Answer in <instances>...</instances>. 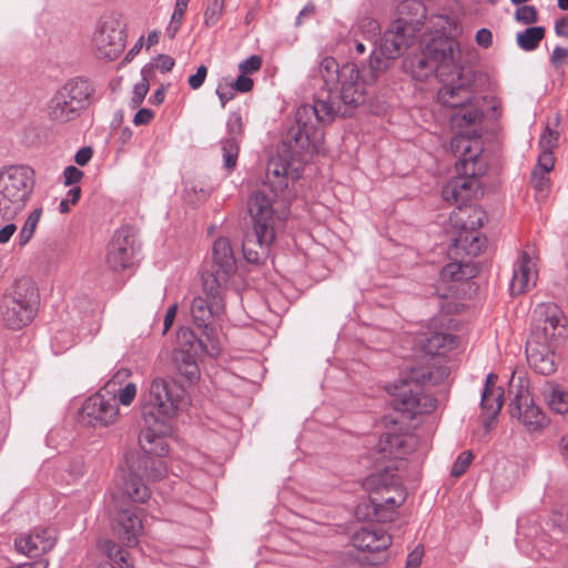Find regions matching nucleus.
<instances>
[{"mask_svg":"<svg viewBox=\"0 0 568 568\" xmlns=\"http://www.w3.org/2000/svg\"><path fill=\"white\" fill-rule=\"evenodd\" d=\"M459 43L453 38L437 37L423 51L404 60V71L416 81H425L434 73L442 83L437 100L442 105H458L470 99L469 70L459 64Z\"/></svg>","mask_w":568,"mask_h":568,"instance_id":"1","label":"nucleus"},{"mask_svg":"<svg viewBox=\"0 0 568 568\" xmlns=\"http://www.w3.org/2000/svg\"><path fill=\"white\" fill-rule=\"evenodd\" d=\"M141 403L144 427L139 436L140 446L149 455L163 456L169 450L165 440L171 433L169 420L178 415L184 398L172 381L158 376L143 392Z\"/></svg>","mask_w":568,"mask_h":568,"instance_id":"2","label":"nucleus"},{"mask_svg":"<svg viewBox=\"0 0 568 568\" xmlns=\"http://www.w3.org/2000/svg\"><path fill=\"white\" fill-rule=\"evenodd\" d=\"M447 376V368L435 359L413 367L406 376L389 388L394 408L410 418L433 413L436 409L437 400L427 394L424 387L437 385Z\"/></svg>","mask_w":568,"mask_h":568,"instance_id":"3","label":"nucleus"},{"mask_svg":"<svg viewBox=\"0 0 568 568\" xmlns=\"http://www.w3.org/2000/svg\"><path fill=\"white\" fill-rule=\"evenodd\" d=\"M248 211L253 219V232L243 241L242 248L248 263L258 264L268 256L275 236V216L272 199L262 191L252 194Z\"/></svg>","mask_w":568,"mask_h":568,"instance_id":"4","label":"nucleus"},{"mask_svg":"<svg viewBox=\"0 0 568 568\" xmlns=\"http://www.w3.org/2000/svg\"><path fill=\"white\" fill-rule=\"evenodd\" d=\"M335 109L331 101L315 100L314 104H303L295 112V124L287 133L290 146L295 152L317 151L323 138L318 123L333 121Z\"/></svg>","mask_w":568,"mask_h":568,"instance_id":"5","label":"nucleus"},{"mask_svg":"<svg viewBox=\"0 0 568 568\" xmlns=\"http://www.w3.org/2000/svg\"><path fill=\"white\" fill-rule=\"evenodd\" d=\"M318 73L328 98L335 91L346 105L357 106L364 103L369 80L361 75L357 64L347 62L339 67L334 58L325 57L320 63Z\"/></svg>","mask_w":568,"mask_h":568,"instance_id":"6","label":"nucleus"},{"mask_svg":"<svg viewBox=\"0 0 568 568\" xmlns=\"http://www.w3.org/2000/svg\"><path fill=\"white\" fill-rule=\"evenodd\" d=\"M39 304L40 294L36 282L30 277L18 278L3 294L1 321L9 328L20 329L33 321Z\"/></svg>","mask_w":568,"mask_h":568,"instance_id":"7","label":"nucleus"},{"mask_svg":"<svg viewBox=\"0 0 568 568\" xmlns=\"http://www.w3.org/2000/svg\"><path fill=\"white\" fill-rule=\"evenodd\" d=\"M365 489L369 493V503L373 514L366 517L377 521L393 520L390 510L399 507L406 499V491L400 479L395 474H389L388 467L383 474H372L364 481Z\"/></svg>","mask_w":568,"mask_h":568,"instance_id":"8","label":"nucleus"},{"mask_svg":"<svg viewBox=\"0 0 568 568\" xmlns=\"http://www.w3.org/2000/svg\"><path fill=\"white\" fill-rule=\"evenodd\" d=\"M450 150L460 155L456 163L458 176L452 180L468 201L478 190V176L486 171V162L481 158L483 146L478 142L471 143L463 136H453Z\"/></svg>","mask_w":568,"mask_h":568,"instance_id":"9","label":"nucleus"},{"mask_svg":"<svg viewBox=\"0 0 568 568\" xmlns=\"http://www.w3.org/2000/svg\"><path fill=\"white\" fill-rule=\"evenodd\" d=\"M92 84L83 78L69 80L51 98L48 116L57 123H67L78 116L89 105L93 95Z\"/></svg>","mask_w":568,"mask_h":568,"instance_id":"10","label":"nucleus"},{"mask_svg":"<svg viewBox=\"0 0 568 568\" xmlns=\"http://www.w3.org/2000/svg\"><path fill=\"white\" fill-rule=\"evenodd\" d=\"M36 183V173L28 165H10L0 170V201L9 216L27 205Z\"/></svg>","mask_w":568,"mask_h":568,"instance_id":"11","label":"nucleus"},{"mask_svg":"<svg viewBox=\"0 0 568 568\" xmlns=\"http://www.w3.org/2000/svg\"><path fill=\"white\" fill-rule=\"evenodd\" d=\"M486 221V214L480 209L457 207L449 215V224L456 229L457 234L452 235L453 246L449 248V256L456 255L458 250L465 251L468 256H477L485 247V237L477 229Z\"/></svg>","mask_w":568,"mask_h":568,"instance_id":"12","label":"nucleus"},{"mask_svg":"<svg viewBox=\"0 0 568 568\" xmlns=\"http://www.w3.org/2000/svg\"><path fill=\"white\" fill-rule=\"evenodd\" d=\"M473 73L469 71V84L468 90L470 92V99L458 105H446L452 109H459V111L453 116L454 125L457 128V134L455 136H463L467 141L475 143L478 142L481 146L480 141L481 134V98L476 95L473 90Z\"/></svg>","mask_w":568,"mask_h":568,"instance_id":"13","label":"nucleus"},{"mask_svg":"<svg viewBox=\"0 0 568 568\" xmlns=\"http://www.w3.org/2000/svg\"><path fill=\"white\" fill-rule=\"evenodd\" d=\"M119 405L115 396L100 389L83 402L80 412L81 420L94 428L114 425L120 419Z\"/></svg>","mask_w":568,"mask_h":568,"instance_id":"14","label":"nucleus"},{"mask_svg":"<svg viewBox=\"0 0 568 568\" xmlns=\"http://www.w3.org/2000/svg\"><path fill=\"white\" fill-rule=\"evenodd\" d=\"M92 47L97 57L108 60L116 59L125 47L122 21L113 16L103 17L93 33Z\"/></svg>","mask_w":568,"mask_h":568,"instance_id":"15","label":"nucleus"},{"mask_svg":"<svg viewBox=\"0 0 568 568\" xmlns=\"http://www.w3.org/2000/svg\"><path fill=\"white\" fill-rule=\"evenodd\" d=\"M216 280L203 277V291L207 297L196 296L191 303V315L199 327L209 328L211 320L224 312V292Z\"/></svg>","mask_w":568,"mask_h":568,"instance_id":"16","label":"nucleus"},{"mask_svg":"<svg viewBox=\"0 0 568 568\" xmlns=\"http://www.w3.org/2000/svg\"><path fill=\"white\" fill-rule=\"evenodd\" d=\"M538 280V256L534 247L524 248L514 263L509 284L511 295H520L536 286Z\"/></svg>","mask_w":568,"mask_h":568,"instance_id":"17","label":"nucleus"},{"mask_svg":"<svg viewBox=\"0 0 568 568\" xmlns=\"http://www.w3.org/2000/svg\"><path fill=\"white\" fill-rule=\"evenodd\" d=\"M418 439L414 434L387 433L381 436L376 448V460H402L412 454Z\"/></svg>","mask_w":568,"mask_h":568,"instance_id":"18","label":"nucleus"},{"mask_svg":"<svg viewBox=\"0 0 568 568\" xmlns=\"http://www.w3.org/2000/svg\"><path fill=\"white\" fill-rule=\"evenodd\" d=\"M511 417L517 418L528 430H537L546 425V416L535 405L527 388L521 387L509 405Z\"/></svg>","mask_w":568,"mask_h":568,"instance_id":"19","label":"nucleus"},{"mask_svg":"<svg viewBox=\"0 0 568 568\" xmlns=\"http://www.w3.org/2000/svg\"><path fill=\"white\" fill-rule=\"evenodd\" d=\"M212 272L204 277L216 280L220 286L226 288L230 277L236 271L235 257L231 243L225 237H219L212 248Z\"/></svg>","mask_w":568,"mask_h":568,"instance_id":"20","label":"nucleus"},{"mask_svg":"<svg viewBox=\"0 0 568 568\" xmlns=\"http://www.w3.org/2000/svg\"><path fill=\"white\" fill-rule=\"evenodd\" d=\"M134 239L126 230H118L109 243L106 263L113 271H122L131 266L134 257Z\"/></svg>","mask_w":568,"mask_h":568,"instance_id":"21","label":"nucleus"},{"mask_svg":"<svg viewBox=\"0 0 568 568\" xmlns=\"http://www.w3.org/2000/svg\"><path fill=\"white\" fill-rule=\"evenodd\" d=\"M114 538H101L98 542L101 551L120 568H133L129 548L138 545L136 535H113Z\"/></svg>","mask_w":568,"mask_h":568,"instance_id":"22","label":"nucleus"},{"mask_svg":"<svg viewBox=\"0 0 568 568\" xmlns=\"http://www.w3.org/2000/svg\"><path fill=\"white\" fill-rule=\"evenodd\" d=\"M414 29L407 22L397 20L384 33L381 43V52L387 59L397 58L402 51L413 44Z\"/></svg>","mask_w":568,"mask_h":568,"instance_id":"23","label":"nucleus"},{"mask_svg":"<svg viewBox=\"0 0 568 568\" xmlns=\"http://www.w3.org/2000/svg\"><path fill=\"white\" fill-rule=\"evenodd\" d=\"M227 136L221 141L224 168L232 171L237 163L243 120L240 113H230L226 122Z\"/></svg>","mask_w":568,"mask_h":568,"instance_id":"24","label":"nucleus"},{"mask_svg":"<svg viewBox=\"0 0 568 568\" xmlns=\"http://www.w3.org/2000/svg\"><path fill=\"white\" fill-rule=\"evenodd\" d=\"M131 375L130 368L120 367L101 389L115 396L120 405L129 407L138 394L136 384L129 381Z\"/></svg>","mask_w":568,"mask_h":568,"instance_id":"25","label":"nucleus"},{"mask_svg":"<svg viewBox=\"0 0 568 568\" xmlns=\"http://www.w3.org/2000/svg\"><path fill=\"white\" fill-rule=\"evenodd\" d=\"M141 470L133 456L126 459V469L123 474V489L132 501L144 504L150 499L151 490L143 481V473Z\"/></svg>","mask_w":568,"mask_h":568,"instance_id":"26","label":"nucleus"},{"mask_svg":"<svg viewBox=\"0 0 568 568\" xmlns=\"http://www.w3.org/2000/svg\"><path fill=\"white\" fill-rule=\"evenodd\" d=\"M498 376L489 373L486 377L485 386L481 393V409L486 415L485 426L490 427L496 416L499 414L504 405V389L497 386Z\"/></svg>","mask_w":568,"mask_h":568,"instance_id":"27","label":"nucleus"},{"mask_svg":"<svg viewBox=\"0 0 568 568\" xmlns=\"http://www.w3.org/2000/svg\"><path fill=\"white\" fill-rule=\"evenodd\" d=\"M552 346L528 339L526 345L527 361L531 368L541 375H550L556 371Z\"/></svg>","mask_w":568,"mask_h":568,"instance_id":"28","label":"nucleus"},{"mask_svg":"<svg viewBox=\"0 0 568 568\" xmlns=\"http://www.w3.org/2000/svg\"><path fill=\"white\" fill-rule=\"evenodd\" d=\"M353 546L366 552L365 559L376 564L386 558L385 551L392 544V535H353Z\"/></svg>","mask_w":568,"mask_h":568,"instance_id":"29","label":"nucleus"},{"mask_svg":"<svg viewBox=\"0 0 568 568\" xmlns=\"http://www.w3.org/2000/svg\"><path fill=\"white\" fill-rule=\"evenodd\" d=\"M436 321H433L432 327L420 338L423 349L432 356H442L454 349L458 342L455 336L449 333L436 331Z\"/></svg>","mask_w":568,"mask_h":568,"instance_id":"30","label":"nucleus"},{"mask_svg":"<svg viewBox=\"0 0 568 568\" xmlns=\"http://www.w3.org/2000/svg\"><path fill=\"white\" fill-rule=\"evenodd\" d=\"M55 544V539L52 535H18L14 539L16 549L28 557L37 558L49 550Z\"/></svg>","mask_w":568,"mask_h":568,"instance_id":"31","label":"nucleus"},{"mask_svg":"<svg viewBox=\"0 0 568 568\" xmlns=\"http://www.w3.org/2000/svg\"><path fill=\"white\" fill-rule=\"evenodd\" d=\"M562 331L560 318L554 313L535 325L528 339H536L539 344H548L554 347L556 337L561 335Z\"/></svg>","mask_w":568,"mask_h":568,"instance_id":"32","label":"nucleus"},{"mask_svg":"<svg viewBox=\"0 0 568 568\" xmlns=\"http://www.w3.org/2000/svg\"><path fill=\"white\" fill-rule=\"evenodd\" d=\"M115 521L122 532H141L150 528L148 517L140 509H122L116 514Z\"/></svg>","mask_w":568,"mask_h":568,"instance_id":"33","label":"nucleus"},{"mask_svg":"<svg viewBox=\"0 0 568 568\" xmlns=\"http://www.w3.org/2000/svg\"><path fill=\"white\" fill-rule=\"evenodd\" d=\"M290 172V163L282 156L272 158L266 168V179L272 185L273 192L287 186L286 179Z\"/></svg>","mask_w":568,"mask_h":568,"instance_id":"34","label":"nucleus"},{"mask_svg":"<svg viewBox=\"0 0 568 568\" xmlns=\"http://www.w3.org/2000/svg\"><path fill=\"white\" fill-rule=\"evenodd\" d=\"M196 355L190 352L173 353V361L178 372L191 383L200 377V368L195 359Z\"/></svg>","mask_w":568,"mask_h":568,"instance_id":"35","label":"nucleus"},{"mask_svg":"<svg viewBox=\"0 0 568 568\" xmlns=\"http://www.w3.org/2000/svg\"><path fill=\"white\" fill-rule=\"evenodd\" d=\"M475 274V268L463 261L450 262L442 268L440 278L444 282H459L470 278Z\"/></svg>","mask_w":568,"mask_h":568,"instance_id":"36","label":"nucleus"},{"mask_svg":"<svg viewBox=\"0 0 568 568\" xmlns=\"http://www.w3.org/2000/svg\"><path fill=\"white\" fill-rule=\"evenodd\" d=\"M135 462L143 475L152 481L160 480L168 474L166 465L162 459L142 456L138 457Z\"/></svg>","mask_w":568,"mask_h":568,"instance_id":"37","label":"nucleus"},{"mask_svg":"<svg viewBox=\"0 0 568 568\" xmlns=\"http://www.w3.org/2000/svg\"><path fill=\"white\" fill-rule=\"evenodd\" d=\"M544 27H529L516 36L517 45L524 51H532L538 48L540 41L545 38Z\"/></svg>","mask_w":568,"mask_h":568,"instance_id":"38","label":"nucleus"},{"mask_svg":"<svg viewBox=\"0 0 568 568\" xmlns=\"http://www.w3.org/2000/svg\"><path fill=\"white\" fill-rule=\"evenodd\" d=\"M42 216V209L37 207L30 212L27 220L24 221L23 226L21 227L18 234V242L21 247L26 246L30 240L33 237V234L38 227L40 219Z\"/></svg>","mask_w":568,"mask_h":568,"instance_id":"39","label":"nucleus"},{"mask_svg":"<svg viewBox=\"0 0 568 568\" xmlns=\"http://www.w3.org/2000/svg\"><path fill=\"white\" fill-rule=\"evenodd\" d=\"M398 13L403 17L400 20L407 22L409 26L418 18L425 14V8L419 0H404L398 6Z\"/></svg>","mask_w":568,"mask_h":568,"instance_id":"40","label":"nucleus"},{"mask_svg":"<svg viewBox=\"0 0 568 568\" xmlns=\"http://www.w3.org/2000/svg\"><path fill=\"white\" fill-rule=\"evenodd\" d=\"M180 348L174 352H190L197 354L201 351L203 339L197 338L189 328H181L178 333Z\"/></svg>","mask_w":568,"mask_h":568,"instance_id":"41","label":"nucleus"},{"mask_svg":"<svg viewBox=\"0 0 568 568\" xmlns=\"http://www.w3.org/2000/svg\"><path fill=\"white\" fill-rule=\"evenodd\" d=\"M151 72V69L146 67L141 70V81L133 88V95L131 98L132 108H138L148 94Z\"/></svg>","mask_w":568,"mask_h":568,"instance_id":"42","label":"nucleus"},{"mask_svg":"<svg viewBox=\"0 0 568 568\" xmlns=\"http://www.w3.org/2000/svg\"><path fill=\"white\" fill-rule=\"evenodd\" d=\"M354 32L361 33L364 39L375 42L381 33V27L377 20L364 17L357 22Z\"/></svg>","mask_w":568,"mask_h":568,"instance_id":"43","label":"nucleus"},{"mask_svg":"<svg viewBox=\"0 0 568 568\" xmlns=\"http://www.w3.org/2000/svg\"><path fill=\"white\" fill-rule=\"evenodd\" d=\"M225 0H209L204 10V24L214 27L223 16Z\"/></svg>","mask_w":568,"mask_h":568,"instance_id":"44","label":"nucleus"},{"mask_svg":"<svg viewBox=\"0 0 568 568\" xmlns=\"http://www.w3.org/2000/svg\"><path fill=\"white\" fill-rule=\"evenodd\" d=\"M550 408L559 414L568 410V394L559 387H551L547 394Z\"/></svg>","mask_w":568,"mask_h":568,"instance_id":"45","label":"nucleus"},{"mask_svg":"<svg viewBox=\"0 0 568 568\" xmlns=\"http://www.w3.org/2000/svg\"><path fill=\"white\" fill-rule=\"evenodd\" d=\"M443 199L448 203H459L458 207H462V204L466 203V197L462 194V192L457 189L456 184L453 180L448 181L442 191Z\"/></svg>","mask_w":568,"mask_h":568,"instance_id":"46","label":"nucleus"},{"mask_svg":"<svg viewBox=\"0 0 568 568\" xmlns=\"http://www.w3.org/2000/svg\"><path fill=\"white\" fill-rule=\"evenodd\" d=\"M515 20L523 24H532L538 21V11L534 6H519L515 12Z\"/></svg>","mask_w":568,"mask_h":568,"instance_id":"47","label":"nucleus"},{"mask_svg":"<svg viewBox=\"0 0 568 568\" xmlns=\"http://www.w3.org/2000/svg\"><path fill=\"white\" fill-rule=\"evenodd\" d=\"M473 458L474 456L470 450L463 452L453 464L452 476L459 477L465 474L467 468L470 466Z\"/></svg>","mask_w":568,"mask_h":568,"instance_id":"48","label":"nucleus"},{"mask_svg":"<svg viewBox=\"0 0 568 568\" xmlns=\"http://www.w3.org/2000/svg\"><path fill=\"white\" fill-rule=\"evenodd\" d=\"M558 138V132L547 126L539 139V145L541 150L552 151V149L557 145Z\"/></svg>","mask_w":568,"mask_h":568,"instance_id":"49","label":"nucleus"},{"mask_svg":"<svg viewBox=\"0 0 568 568\" xmlns=\"http://www.w3.org/2000/svg\"><path fill=\"white\" fill-rule=\"evenodd\" d=\"M487 105V114L493 119H498L503 114V103L501 100L497 97H486L481 98V105Z\"/></svg>","mask_w":568,"mask_h":568,"instance_id":"50","label":"nucleus"},{"mask_svg":"<svg viewBox=\"0 0 568 568\" xmlns=\"http://www.w3.org/2000/svg\"><path fill=\"white\" fill-rule=\"evenodd\" d=\"M261 67H262V58L256 54L251 55L250 58L243 60L239 64V69L243 74L256 72L261 69Z\"/></svg>","mask_w":568,"mask_h":568,"instance_id":"51","label":"nucleus"},{"mask_svg":"<svg viewBox=\"0 0 568 568\" xmlns=\"http://www.w3.org/2000/svg\"><path fill=\"white\" fill-rule=\"evenodd\" d=\"M235 89L231 83H220L216 88V94L220 99L221 106L225 108L226 103L235 97Z\"/></svg>","mask_w":568,"mask_h":568,"instance_id":"52","label":"nucleus"},{"mask_svg":"<svg viewBox=\"0 0 568 568\" xmlns=\"http://www.w3.org/2000/svg\"><path fill=\"white\" fill-rule=\"evenodd\" d=\"M206 77H207V68L204 64H201L196 69V72L189 77L187 83L192 90H197L203 85Z\"/></svg>","mask_w":568,"mask_h":568,"instance_id":"53","label":"nucleus"},{"mask_svg":"<svg viewBox=\"0 0 568 568\" xmlns=\"http://www.w3.org/2000/svg\"><path fill=\"white\" fill-rule=\"evenodd\" d=\"M424 557V546L417 545L407 556L406 568H418Z\"/></svg>","mask_w":568,"mask_h":568,"instance_id":"54","label":"nucleus"},{"mask_svg":"<svg viewBox=\"0 0 568 568\" xmlns=\"http://www.w3.org/2000/svg\"><path fill=\"white\" fill-rule=\"evenodd\" d=\"M555 165V158L552 151H542L538 158V168L544 173H549Z\"/></svg>","mask_w":568,"mask_h":568,"instance_id":"55","label":"nucleus"},{"mask_svg":"<svg viewBox=\"0 0 568 568\" xmlns=\"http://www.w3.org/2000/svg\"><path fill=\"white\" fill-rule=\"evenodd\" d=\"M201 351L211 357H216L221 353V345L217 341L210 337L206 334V341L202 342Z\"/></svg>","mask_w":568,"mask_h":568,"instance_id":"56","label":"nucleus"},{"mask_svg":"<svg viewBox=\"0 0 568 568\" xmlns=\"http://www.w3.org/2000/svg\"><path fill=\"white\" fill-rule=\"evenodd\" d=\"M83 176L82 171L73 165H69L63 171L64 184L72 185L78 183Z\"/></svg>","mask_w":568,"mask_h":568,"instance_id":"57","label":"nucleus"},{"mask_svg":"<svg viewBox=\"0 0 568 568\" xmlns=\"http://www.w3.org/2000/svg\"><path fill=\"white\" fill-rule=\"evenodd\" d=\"M476 43L485 49L489 48L493 43V33L487 28H481L476 32Z\"/></svg>","mask_w":568,"mask_h":568,"instance_id":"58","label":"nucleus"},{"mask_svg":"<svg viewBox=\"0 0 568 568\" xmlns=\"http://www.w3.org/2000/svg\"><path fill=\"white\" fill-rule=\"evenodd\" d=\"M235 91L246 93L250 92L253 88V80L245 74H241L237 79L231 83Z\"/></svg>","mask_w":568,"mask_h":568,"instance_id":"59","label":"nucleus"},{"mask_svg":"<svg viewBox=\"0 0 568 568\" xmlns=\"http://www.w3.org/2000/svg\"><path fill=\"white\" fill-rule=\"evenodd\" d=\"M153 118H154V112L150 109L143 108V109H140L135 113V115L133 118V123L136 126L146 125L151 122V120Z\"/></svg>","mask_w":568,"mask_h":568,"instance_id":"60","label":"nucleus"},{"mask_svg":"<svg viewBox=\"0 0 568 568\" xmlns=\"http://www.w3.org/2000/svg\"><path fill=\"white\" fill-rule=\"evenodd\" d=\"M178 308H179L178 304L174 303L166 311V314L164 316V322H163V334H166L168 331L172 327L174 320L176 317V314H178Z\"/></svg>","mask_w":568,"mask_h":568,"instance_id":"61","label":"nucleus"},{"mask_svg":"<svg viewBox=\"0 0 568 568\" xmlns=\"http://www.w3.org/2000/svg\"><path fill=\"white\" fill-rule=\"evenodd\" d=\"M17 232L14 223H8L0 229V244H7Z\"/></svg>","mask_w":568,"mask_h":568,"instance_id":"62","label":"nucleus"},{"mask_svg":"<svg viewBox=\"0 0 568 568\" xmlns=\"http://www.w3.org/2000/svg\"><path fill=\"white\" fill-rule=\"evenodd\" d=\"M568 58V49L556 47L551 53V63L556 67L560 65Z\"/></svg>","mask_w":568,"mask_h":568,"instance_id":"63","label":"nucleus"},{"mask_svg":"<svg viewBox=\"0 0 568 568\" xmlns=\"http://www.w3.org/2000/svg\"><path fill=\"white\" fill-rule=\"evenodd\" d=\"M555 32L558 37L568 38V17H562L556 21Z\"/></svg>","mask_w":568,"mask_h":568,"instance_id":"64","label":"nucleus"}]
</instances>
